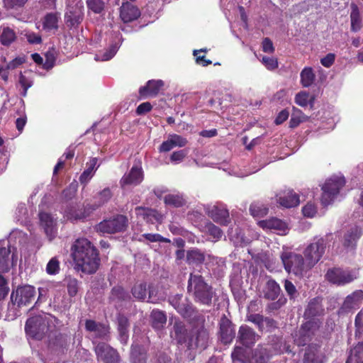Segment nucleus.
Segmentation results:
<instances>
[{"label": "nucleus", "instance_id": "obj_1", "mask_svg": "<svg viewBox=\"0 0 363 363\" xmlns=\"http://www.w3.org/2000/svg\"><path fill=\"white\" fill-rule=\"evenodd\" d=\"M71 250L73 260L79 270L86 274L96 272L100 264L99 252L88 239L76 240Z\"/></svg>", "mask_w": 363, "mask_h": 363}, {"label": "nucleus", "instance_id": "obj_2", "mask_svg": "<svg viewBox=\"0 0 363 363\" xmlns=\"http://www.w3.org/2000/svg\"><path fill=\"white\" fill-rule=\"evenodd\" d=\"M187 291L192 294L195 302L208 306L216 295L213 288L205 281L201 274L193 273L189 275Z\"/></svg>", "mask_w": 363, "mask_h": 363}, {"label": "nucleus", "instance_id": "obj_3", "mask_svg": "<svg viewBox=\"0 0 363 363\" xmlns=\"http://www.w3.org/2000/svg\"><path fill=\"white\" fill-rule=\"evenodd\" d=\"M129 225L128 217L123 214H116L104 219L95 226L97 233L101 234H116L124 233Z\"/></svg>", "mask_w": 363, "mask_h": 363}, {"label": "nucleus", "instance_id": "obj_4", "mask_svg": "<svg viewBox=\"0 0 363 363\" xmlns=\"http://www.w3.org/2000/svg\"><path fill=\"white\" fill-rule=\"evenodd\" d=\"M285 271L296 277H302L305 272L310 270L304 257L294 252H283L280 255Z\"/></svg>", "mask_w": 363, "mask_h": 363}, {"label": "nucleus", "instance_id": "obj_5", "mask_svg": "<svg viewBox=\"0 0 363 363\" xmlns=\"http://www.w3.org/2000/svg\"><path fill=\"white\" fill-rule=\"evenodd\" d=\"M345 180L343 177H333L327 179L323 185L321 203L326 206L330 204L340 193V190L345 186Z\"/></svg>", "mask_w": 363, "mask_h": 363}, {"label": "nucleus", "instance_id": "obj_6", "mask_svg": "<svg viewBox=\"0 0 363 363\" xmlns=\"http://www.w3.org/2000/svg\"><path fill=\"white\" fill-rule=\"evenodd\" d=\"M36 291L34 286L30 285L19 286L13 290L11 294L12 305L18 308L30 306L35 300Z\"/></svg>", "mask_w": 363, "mask_h": 363}, {"label": "nucleus", "instance_id": "obj_7", "mask_svg": "<svg viewBox=\"0 0 363 363\" xmlns=\"http://www.w3.org/2000/svg\"><path fill=\"white\" fill-rule=\"evenodd\" d=\"M319 328L318 322L313 319L305 322L292 335L294 343L298 347L305 346L312 340Z\"/></svg>", "mask_w": 363, "mask_h": 363}, {"label": "nucleus", "instance_id": "obj_8", "mask_svg": "<svg viewBox=\"0 0 363 363\" xmlns=\"http://www.w3.org/2000/svg\"><path fill=\"white\" fill-rule=\"evenodd\" d=\"M325 248L326 242L323 238L317 239L306 247L303 255L308 269H312L318 262L325 253Z\"/></svg>", "mask_w": 363, "mask_h": 363}, {"label": "nucleus", "instance_id": "obj_9", "mask_svg": "<svg viewBox=\"0 0 363 363\" xmlns=\"http://www.w3.org/2000/svg\"><path fill=\"white\" fill-rule=\"evenodd\" d=\"M94 350L99 361L104 363H119L118 352L109 345L99 342L96 345Z\"/></svg>", "mask_w": 363, "mask_h": 363}, {"label": "nucleus", "instance_id": "obj_10", "mask_svg": "<svg viewBox=\"0 0 363 363\" xmlns=\"http://www.w3.org/2000/svg\"><path fill=\"white\" fill-rule=\"evenodd\" d=\"M69 337L66 334L58 333L49 339L48 349L51 353L60 356L68 350Z\"/></svg>", "mask_w": 363, "mask_h": 363}, {"label": "nucleus", "instance_id": "obj_11", "mask_svg": "<svg viewBox=\"0 0 363 363\" xmlns=\"http://www.w3.org/2000/svg\"><path fill=\"white\" fill-rule=\"evenodd\" d=\"M325 277L327 281L337 286L345 285L354 280V277L350 272L337 267L328 269Z\"/></svg>", "mask_w": 363, "mask_h": 363}, {"label": "nucleus", "instance_id": "obj_12", "mask_svg": "<svg viewBox=\"0 0 363 363\" xmlns=\"http://www.w3.org/2000/svg\"><path fill=\"white\" fill-rule=\"evenodd\" d=\"M326 356L321 351V345L317 343H311L304 350L302 359L303 363H325Z\"/></svg>", "mask_w": 363, "mask_h": 363}, {"label": "nucleus", "instance_id": "obj_13", "mask_svg": "<svg viewBox=\"0 0 363 363\" xmlns=\"http://www.w3.org/2000/svg\"><path fill=\"white\" fill-rule=\"evenodd\" d=\"M219 337L220 341L225 344H230L235 337V325L223 315L219 321Z\"/></svg>", "mask_w": 363, "mask_h": 363}, {"label": "nucleus", "instance_id": "obj_14", "mask_svg": "<svg viewBox=\"0 0 363 363\" xmlns=\"http://www.w3.org/2000/svg\"><path fill=\"white\" fill-rule=\"evenodd\" d=\"M363 300V291L356 290L348 295L338 311L339 314H346L359 308Z\"/></svg>", "mask_w": 363, "mask_h": 363}, {"label": "nucleus", "instance_id": "obj_15", "mask_svg": "<svg viewBox=\"0 0 363 363\" xmlns=\"http://www.w3.org/2000/svg\"><path fill=\"white\" fill-rule=\"evenodd\" d=\"M259 338V335L250 326L242 325L238 330L237 341L245 347H252Z\"/></svg>", "mask_w": 363, "mask_h": 363}, {"label": "nucleus", "instance_id": "obj_16", "mask_svg": "<svg viewBox=\"0 0 363 363\" xmlns=\"http://www.w3.org/2000/svg\"><path fill=\"white\" fill-rule=\"evenodd\" d=\"M85 330L94 333L96 338L108 340L110 337V326L103 323L87 319L85 320Z\"/></svg>", "mask_w": 363, "mask_h": 363}, {"label": "nucleus", "instance_id": "obj_17", "mask_svg": "<svg viewBox=\"0 0 363 363\" xmlns=\"http://www.w3.org/2000/svg\"><path fill=\"white\" fill-rule=\"evenodd\" d=\"M84 19L83 6L76 4L72 6L65 15V21L67 26L72 28H77Z\"/></svg>", "mask_w": 363, "mask_h": 363}, {"label": "nucleus", "instance_id": "obj_18", "mask_svg": "<svg viewBox=\"0 0 363 363\" xmlns=\"http://www.w3.org/2000/svg\"><path fill=\"white\" fill-rule=\"evenodd\" d=\"M209 339V333L204 327L198 328L195 332H191V337L189 342L188 350L197 348L206 349Z\"/></svg>", "mask_w": 363, "mask_h": 363}, {"label": "nucleus", "instance_id": "obj_19", "mask_svg": "<svg viewBox=\"0 0 363 363\" xmlns=\"http://www.w3.org/2000/svg\"><path fill=\"white\" fill-rule=\"evenodd\" d=\"M135 211L137 216L142 218L147 223L161 224L163 222L164 216L156 209L137 206Z\"/></svg>", "mask_w": 363, "mask_h": 363}, {"label": "nucleus", "instance_id": "obj_20", "mask_svg": "<svg viewBox=\"0 0 363 363\" xmlns=\"http://www.w3.org/2000/svg\"><path fill=\"white\" fill-rule=\"evenodd\" d=\"M164 86V83L162 79L148 80L145 86L139 89L140 99H145L157 96Z\"/></svg>", "mask_w": 363, "mask_h": 363}, {"label": "nucleus", "instance_id": "obj_21", "mask_svg": "<svg viewBox=\"0 0 363 363\" xmlns=\"http://www.w3.org/2000/svg\"><path fill=\"white\" fill-rule=\"evenodd\" d=\"M95 209L90 206L77 208L76 206H70L65 209L64 217L72 222L82 220L89 217Z\"/></svg>", "mask_w": 363, "mask_h": 363}, {"label": "nucleus", "instance_id": "obj_22", "mask_svg": "<svg viewBox=\"0 0 363 363\" xmlns=\"http://www.w3.org/2000/svg\"><path fill=\"white\" fill-rule=\"evenodd\" d=\"M277 202L282 207L290 208L300 203L299 196L292 189H286L277 194Z\"/></svg>", "mask_w": 363, "mask_h": 363}, {"label": "nucleus", "instance_id": "obj_23", "mask_svg": "<svg viewBox=\"0 0 363 363\" xmlns=\"http://www.w3.org/2000/svg\"><path fill=\"white\" fill-rule=\"evenodd\" d=\"M207 215L220 225L227 226L231 221L228 210L223 206H212L208 210Z\"/></svg>", "mask_w": 363, "mask_h": 363}, {"label": "nucleus", "instance_id": "obj_24", "mask_svg": "<svg viewBox=\"0 0 363 363\" xmlns=\"http://www.w3.org/2000/svg\"><path fill=\"white\" fill-rule=\"evenodd\" d=\"M362 235V230L354 226L349 229L343 235L342 243L343 247L350 250H353L356 248L357 241Z\"/></svg>", "mask_w": 363, "mask_h": 363}, {"label": "nucleus", "instance_id": "obj_25", "mask_svg": "<svg viewBox=\"0 0 363 363\" xmlns=\"http://www.w3.org/2000/svg\"><path fill=\"white\" fill-rule=\"evenodd\" d=\"M140 16L139 9L126 1L123 2L120 8V18L123 23H130L138 19Z\"/></svg>", "mask_w": 363, "mask_h": 363}, {"label": "nucleus", "instance_id": "obj_26", "mask_svg": "<svg viewBox=\"0 0 363 363\" xmlns=\"http://www.w3.org/2000/svg\"><path fill=\"white\" fill-rule=\"evenodd\" d=\"M174 332V338L179 345H185L188 348L190 338L191 337V332L189 333L185 324L182 321H175L173 325Z\"/></svg>", "mask_w": 363, "mask_h": 363}, {"label": "nucleus", "instance_id": "obj_27", "mask_svg": "<svg viewBox=\"0 0 363 363\" xmlns=\"http://www.w3.org/2000/svg\"><path fill=\"white\" fill-rule=\"evenodd\" d=\"M188 140L186 138L177 134L169 135L168 139L164 141L159 147L160 152H169L175 147H182L186 145Z\"/></svg>", "mask_w": 363, "mask_h": 363}, {"label": "nucleus", "instance_id": "obj_28", "mask_svg": "<svg viewBox=\"0 0 363 363\" xmlns=\"http://www.w3.org/2000/svg\"><path fill=\"white\" fill-rule=\"evenodd\" d=\"M41 319L38 317L28 318L25 325V331L35 339L40 340L43 337V329L40 330Z\"/></svg>", "mask_w": 363, "mask_h": 363}, {"label": "nucleus", "instance_id": "obj_29", "mask_svg": "<svg viewBox=\"0 0 363 363\" xmlns=\"http://www.w3.org/2000/svg\"><path fill=\"white\" fill-rule=\"evenodd\" d=\"M39 218L45 234L50 240H52L57 233V228L52 217L50 213L41 212L39 214Z\"/></svg>", "mask_w": 363, "mask_h": 363}, {"label": "nucleus", "instance_id": "obj_30", "mask_svg": "<svg viewBox=\"0 0 363 363\" xmlns=\"http://www.w3.org/2000/svg\"><path fill=\"white\" fill-rule=\"evenodd\" d=\"M150 322L155 330H162L167 323L166 313L159 309H153L150 315Z\"/></svg>", "mask_w": 363, "mask_h": 363}, {"label": "nucleus", "instance_id": "obj_31", "mask_svg": "<svg viewBox=\"0 0 363 363\" xmlns=\"http://www.w3.org/2000/svg\"><path fill=\"white\" fill-rule=\"evenodd\" d=\"M321 300L318 297L312 298L308 303L305 311V318H313L315 316L320 315L323 313Z\"/></svg>", "mask_w": 363, "mask_h": 363}, {"label": "nucleus", "instance_id": "obj_32", "mask_svg": "<svg viewBox=\"0 0 363 363\" xmlns=\"http://www.w3.org/2000/svg\"><path fill=\"white\" fill-rule=\"evenodd\" d=\"M116 319L120 341L125 344L128 339V328L130 326L129 320L123 313H118Z\"/></svg>", "mask_w": 363, "mask_h": 363}, {"label": "nucleus", "instance_id": "obj_33", "mask_svg": "<svg viewBox=\"0 0 363 363\" xmlns=\"http://www.w3.org/2000/svg\"><path fill=\"white\" fill-rule=\"evenodd\" d=\"M143 179V174L142 169L135 166H133L129 173L124 175L121 179V182L123 184H133L138 185L142 182Z\"/></svg>", "mask_w": 363, "mask_h": 363}, {"label": "nucleus", "instance_id": "obj_34", "mask_svg": "<svg viewBox=\"0 0 363 363\" xmlns=\"http://www.w3.org/2000/svg\"><path fill=\"white\" fill-rule=\"evenodd\" d=\"M98 158L91 157L86 163V169L81 174L79 180L82 184L86 185L89 181L93 177L95 172L99 167L97 165Z\"/></svg>", "mask_w": 363, "mask_h": 363}, {"label": "nucleus", "instance_id": "obj_35", "mask_svg": "<svg viewBox=\"0 0 363 363\" xmlns=\"http://www.w3.org/2000/svg\"><path fill=\"white\" fill-rule=\"evenodd\" d=\"M147 350L140 345H133L130 349V360L131 363H146Z\"/></svg>", "mask_w": 363, "mask_h": 363}, {"label": "nucleus", "instance_id": "obj_36", "mask_svg": "<svg viewBox=\"0 0 363 363\" xmlns=\"http://www.w3.org/2000/svg\"><path fill=\"white\" fill-rule=\"evenodd\" d=\"M281 290L279 284L274 279H269L264 289V298L270 300H276L280 295Z\"/></svg>", "mask_w": 363, "mask_h": 363}, {"label": "nucleus", "instance_id": "obj_37", "mask_svg": "<svg viewBox=\"0 0 363 363\" xmlns=\"http://www.w3.org/2000/svg\"><path fill=\"white\" fill-rule=\"evenodd\" d=\"M259 227L264 230H277L280 231H285L287 228V225L285 222L277 218H271L260 220L258 223Z\"/></svg>", "mask_w": 363, "mask_h": 363}, {"label": "nucleus", "instance_id": "obj_38", "mask_svg": "<svg viewBox=\"0 0 363 363\" xmlns=\"http://www.w3.org/2000/svg\"><path fill=\"white\" fill-rule=\"evenodd\" d=\"M205 261V254L197 248L186 252V262L189 265H200Z\"/></svg>", "mask_w": 363, "mask_h": 363}, {"label": "nucleus", "instance_id": "obj_39", "mask_svg": "<svg viewBox=\"0 0 363 363\" xmlns=\"http://www.w3.org/2000/svg\"><path fill=\"white\" fill-rule=\"evenodd\" d=\"M345 363H363V340L350 349Z\"/></svg>", "mask_w": 363, "mask_h": 363}, {"label": "nucleus", "instance_id": "obj_40", "mask_svg": "<svg viewBox=\"0 0 363 363\" xmlns=\"http://www.w3.org/2000/svg\"><path fill=\"white\" fill-rule=\"evenodd\" d=\"M17 38L16 33L9 26L0 28V43L4 46H10Z\"/></svg>", "mask_w": 363, "mask_h": 363}, {"label": "nucleus", "instance_id": "obj_41", "mask_svg": "<svg viewBox=\"0 0 363 363\" xmlns=\"http://www.w3.org/2000/svg\"><path fill=\"white\" fill-rule=\"evenodd\" d=\"M272 355L267 347L259 345L254 351L253 359L255 363H268Z\"/></svg>", "mask_w": 363, "mask_h": 363}, {"label": "nucleus", "instance_id": "obj_42", "mask_svg": "<svg viewBox=\"0 0 363 363\" xmlns=\"http://www.w3.org/2000/svg\"><path fill=\"white\" fill-rule=\"evenodd\" d=\"M109 298L113 301H128L131 297L129 293L122 286H116L112 288Z\"/></svg>", "mask_w": 363, "mask_h": 363}, {"label": "nucleus", "instance_id": "obj_43", "mask_svg": "<svg viewBox=\"0 0 363 363\" xmlns=\"http://www.w3.org/2000/svg\"><path fill=\"white\" fill-rule=\"evenodd\" d=\"M164 203L167 206H173L174 208H179L184 206L186 204V200L182 194H169L164 197Z\"/></svg>", "mask_w": 363, "mask_h": 363}, {"label": "nucleus", "instance_id": "obj_44", "mask_svg": "<svg viewBox=\"0 0 363 363\" xmlns=\"http://www.w3.org/2000/svg\"><path fill=\"white\" fill-rule=\"evenodd\" d=\"M308 117L300 109L293 107L291 116L289 121V128H295L298 127L301 123L306 121Z\"/></svg>", "mask_w": 363, "mask_h": 363}, {"label": "nucleus", "instance_id": "obj_45", "mask_svg": "<svg viewBox=\"0 0 363 363\" xmlns=\"http://www.w3.org/2000/svg\"><path fill=\"white\" fill-rule=\"evenodd\" d=\"M301 84L303 87H309L315 81V75L311 67H307L303 69L300 74Z\"/></svg>", "mask_w": 363, "mask_h": 363}, {"label": "nucleus", "instance_id": "obj_46", "mask_svg": "<svg viewBox=\"0 0 363 363\" xmlns=\"http://www.w3.org/2000/svg\"><path fill=\"white\" fill-rule=\"evenodd\" d=\"M107 0H86V6L89 10L95 14L102 13L107 4Z\"/></svg>", "mask_w": 363, "mask_h": 363}, {"label": "nucleus", "instance_id": "obj_47", "mask_svg": "<svg viewBox=\"0 0 363 363\" xmlns=\"http://www.w3.org/2000/svg\"><path fill=\"white\" fill-rule=\"evenodd\" d=\"M131 293L135 298L138 301H143L147 297V286L145 282L135 284L132 289Z\"/></svg>", "mask_w": 363, "mask_h": 363}, {"label": "nucleus", "instance_id": "obj_48", "mask_svg": "<svg viewBox=\"0 0 363 363\" xmlns=\"http://www.w3.org/2000/svg\"><path fill=\"white\" fill-rule=\"evenodd\" d=\"M295 102L301 107H306L308 104H310L311 108H313L314 97L311 96L306 91H301L296 95Z\"/></svg>", "mask_w": 363, "mask_h": 363}, {"label": "nucleus", "instance_id": "obj_49", "mask_svg": "<svg viewBox=\"0 0 363 363\" xmlns=\"http://www.w3.org/2000/svg\"><path fill=\"white\" fill-rule=\"evenodd\" d=\"M179 307L176 310L184 318H190L194 313V308L186 298L181 301Z\"/></svg>", "mask_w": 363, "mask_h": 363}, {"label": "nucleus", "instance_id": "obj_50", "mask_svg": "<svg viewBox=\"0 0 363 363\" xmlns=\"http://www.w3.org/2000/svg\"><path fill=\"white\" fill-rule=\"evenodd\" d=\"M58 17L57 13H50L45 15L43 22L45 30H50L58 28Z\"/></svg>", "mask_w": 363, "mask_h": 363}, {"label": "nucleus", "instance_id": "obj_51", "mask_svg": "<svg viewBox=\"0 0 363 363\" xmlns=\"http://www.w3.org/2000/svg\"><path fill=\"white\" fill-rule=\"evenodd\" d=\"M231 357L233 362L246 363L247 362V354L245 348L241 346H235L232 352Z\"/></svg>", "mask_w": 363, "mask_h": 363}, {"label": "nucleus", "instance_id": "obj_52", "mask_svg": "<svg viewBox=\"0 0 363 363\" xmlns=\"http://www.w3.org/2000/svg\"><path fill=\"white\" fill-rule=\"evenodd\" d=\"M68 295L74 297L79 289V282L74 277H68L65 279Z\"/></svg>", "mask_w": 363, "mask_h": 363}, {"label": "nucleus", "instance_id": "obj_53", "mask_svg": "<svg viewBox=\"0 0 363 363\" xmlns=\"http://www.w3.org/2000/svg\"><path fill=\"white\" fill-rule=\"evenodd\" d=\"M351 30L353 32L359 31L362 28V21L359 10L357 6L352 9L350 13Z\"/></svg>", "mask_w": 363, "mask_h": 363}, {"label": "nucleus", "instance_id": "obj_54", "mask_svg": "<svg viewBox=\"0 0 363 363\" xmlns=\"http://www.w3.org/2000/svg\"><path fill=\"white\" fill-rule=\"evenodd\" d=\"M205 228L206 230V233L214 238L216 241L219 240L223 235V230L211 221L206 223Z\"/></svg>", "mask_w": 363, "mask_h": 363}, {"label": "nucleus", "instance_id": "obj_55", "mask_svg": "<svg viewBox=\"0 0 363 363\" xmlns=\"http://www.w3.org/2000/svg\"><path fill=\"white\" fill-rule=\"evenodd\" d=\"M250 211L253 217H262L267 214L268 208L262 204L252 203L250 206Z\"/></svg>", "mask_w": 363, "mask_h": 363}, {"label": "nucleus", "instance_id": "obj_56", "mask_svg": "<svg viewBox=\"0 0 363 363\" xmlns=\"http://www.w3.org/2000/svg\"><path fill=\"white\" fill-rule=\"evenodd\" d=\"M11 251L9 248L0 247V271L8 269L9 255Z\"/></svg>", "mask_w": 363, "mask_h": 363}, {"label": "nucleus", "instance_id": "obj_57", "mask_svg": "<svg viewBox=\"0 0 363 363\" xmlns=\"http://www.w3.org/2000/svg\"><path fill=\"white\" fill-rule=\"evenodd\" d=\"M60 272V262L55 257L50 259L46 266V272L50 275H55Z\"/></svg>", "mask_w": 363, "mask_h": 363}, {"label": "nucleus", "instance_id": "obj_58", "mask_svg": "<svg viewBox=\"0 0 363 363\" xmlns=\"http://www.w3.org/2000/svg\"><path fill=\"white\" fill-rule=\"evenodd\" d=\"M18 82L21 86L23 91L21 93V96L26 97L27 95L28 89L32 86L33 82L30 80L28 77L22 74V72L19 74V80Z\"/></svg>", "mask_w": 363, "mask_h": 363}, {"label": "nucleus", "instance_id": "obj_59", "mask_svg": "<svg viewBox=\"0 0 363 363\" xmlns=\"http://www.w3.org/2000/svg\"><path fill=\"white\" fill-rule=\"evenodd\" d=\"M143 238H145L147 240L151 242H165L169 243L170 242V240L166 238H164L161 235L158 233H145L142 235Z\"/></svg>", "mask_w": 363, "mask_h": 363}, {"label": "nucleus", "instance_id": "obj_60", "mask_svg": "<svg viewBox=\"0 0 363 363\" xmlns=\"http://www.w3.org/2000/svg\"><path fill=\"white\" fill-rule=\"evenodd\" d=\"M261 62L269 70H274L279 66L277 59L275 57L264 56L262 57Z\"/></svg>", "mask_w": 363, "mask_h": 363}, {"label": "nucleus", "instance_id": "obj_61", "mask_svg": "<svg viewBox=\"0 0 363 363\" xmlns=\"http://www.w3.org/2000/svg\"><path fill=\"white\" fill-rule=\"evenodd\" d=\"M201 52H206V50H194L193 55L196 57V63L200 65H202L203 67H206L209 65H211L212 62L210 60H206L205 55H200Z\"/></svg>", "mask_w": 363, "mask_h": 363}, {"label": "nucleus", "instance_id": "obj_62", "mask_svg": "<svg viewBox=\"0 0 363 363\" xmlns=\"http://www.w3.org/2000/svg\"><path fill=\"white\" fill-rule=\"evenodd\" d=\"M264 318L263 315L259 313L250 314L247 316V320L257 325L259 330H262Z\"/></svg>", "mask_w": 363, "mask_h": 363}, {"label": "nucleus", "instance_id": "obj_63", "mask_svg": "<svg viewBox=\"0 0 363 363\" xmlns=\"http://www.w3.org/2000/svg\"><path fill=\"white\" fill-rule=\"evenodd\" d=\"M302 212L304 216L313 218L317 213V208L313 203H308L303 207Z\"/></svg>", "mask_w": 363, "mask_h": 363}, {"label": "nucleus", "instance_id": "obj_64", "mask_svg": "<svg viewBox=\"0 0 363 363\" xmlns=\"http://www.w3.org/2000/svg\"><path fill=\"white\" fill-rule=\"evenodd\" d=\"M355 334L360 333L363 328V308L357 314L354 319Z\"/></svg>", "mask_w": 363, "mask_h": 363}]
</instances>
